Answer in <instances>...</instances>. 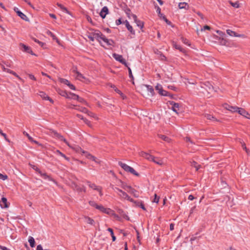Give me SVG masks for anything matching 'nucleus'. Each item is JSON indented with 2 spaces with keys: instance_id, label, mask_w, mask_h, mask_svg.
I'll return each instance as SVG.
<instances>
[{
  "instance_id": "obj_1",
  "label": "nucleus",
  "mask_w": 250,
  "mask_h": 250,
  "mask_svg": "<svg viewBox=\"0 0 250 250\" xmlns=\"http://www.w3.org/2000/svg\"><path fill=\"white\" fill-rule=\"evenodd\" d=\"M64 142L71 149H73L75 151L77 152L82 153L87 158L92 160L95 161L96 163H99V162L97 160V159L94 156H92L89 153L86 151L83 150L80 146L76 145H72L70 144L66 140H64Z\"/></svg>"
},
{
  "instance_id": "obj_2",
  "label": "nucleus",
  "mask_w": 250,
  "mask_h": 250,
  "mask_svg": "<svg viewBox=\"0 0 250 250\" xmlns=\"http://www.w3.org/2000/svg\"><path fill=\"white\" fill-rule=\"evenodd\" d=\"M114 190L121 198L126 199L128 201H129L130 202L132 203H136V202H135V201L133 199L131 198L129 196L126 192L123 191L122 190L119 189L118 188H114Z\"/></svg>"
},
{
  "instance_id": "obj_3",
  "label": "nucleus",
  "mask_w": 250,
  "mask_h": 250,
  "mask_svg": "<svg viewBox=\"0 0 250 250\" xmlns=\"http://www.w3.org/2000/svg\"><path fill=\"white\" fill-rule=\"evenodd\" d=\"M121 187L127 192L132 194L135 197H138L139 194L137 191L134 188H133L131 186L126 185L125 183H122L121 185Z\"/></svg>"
},
{
  "instance_id": "obj_4",
  "label": "nucleus",
  "mask_w": 250,
  "mask_h": 250,
  "mask_svg": "<svg viewBox=\"0 0 250 250\" xmlns=\"http://www.w3.org/2000/svg\"><path fill=\"white\" fill-rule=\"evenodd\" d=\"M119 165L123 168L125 171L129 172L134 175L138 176L139 174L131 167L127 165L126 164L122 162H119Z\"/></svg>"
},
{
  "instance_id": "obj_5",
  "label": "nucleus",
  "mask_w": 250,
  "mask_h": 250,
  "mask_svg": "<svg viewBox=\"0 0 250 250\" xmlns=\"http://www.w3.org/2000/svg\"><path fill=\"white\" fill-rule=\"evenodd\" d=\"M100 38H99L98 42L102 44V45H104L103 44V43L102 42V41L103 42V43H105V44L107 45H112L114 43V42L112 40H108L107 39L104 35H103L100 32L99 34Z\"/></svg>"
},
{
  "instance_id": "obj_6",
  "label": "nucleus",
  "mask_w": 250,
  "mask_h": 250,
  "mask_svg": "<svg viewBox=\"0 0 250 250\" xmlns=\"http://www.w3.org/2000/svg\"><path fill=\"white\" fill-rule=\"evenodd\" d=\"M201 88L202 89H204L208 92V93L211 92L214 90L213 87L208 82L202 83L201 85Z\"/></svg>"
},
{
  "instance_id": "obj_7",
  "label": "nucleus",
  "mask_w": 250,
  "mask_h": 250,
  "mask_svg": "<svg viewBox=\"0 0 250 250\" xmlns=\"http://www.w3.org/2000/svg\"><path fill=\"white\" fill-rule=\"evenodd\" d=\"M47 134L63 142L64 140H66L61 134H60L56 131L52 129H49V131L47 133Z\"/></svg>"
},
{
  "instance_id": "obj_8",
  "label": "nucleus",
  "mask_w": 250,
  "mask_h": 250,
  "mask_svg": "<svg viewBox=\"0 0 250 250\" xmlns=\"http://www.w3.org/2000/svg\"><path fill=\"white\" fill-rule=\"evenodd\" d=\"M112 56L116 61L119 62L121 63L127 67V64L125 62V60L123 58L122 55L114 53L113 54Z\"/></svg>"
},
{
  "instance_id": "obj_9",
  "label": "nucleus",
  "mask_w": 250,
  "mask_h": 250,
  "mask_svg": "<svg viewBox=\"0 0 250 250\" xmlns=\"http://www.w3.org/2000/svg\"><path fill=\"white\" fill-rule=\"evenodd\" d=\"M96 209L107 214H110L112 212V210L110 208H105L102 205H98Z\"/></svg>"
},
{
  "instance_id": "obj_10",
  "label": "nucleus",
  "mask_w": 250,
  "mask_h": 250,
  "mask_svg": "<svg viewBox=\"0 0 250 250\" xmlns=\"http://www.w3.org/2000/svg\"><path fill=\"white\" fill-rule=\"evenodd\" d=\"M224 107L227 110H228L232 112H237L239 108V107L237 106H233L229 105L228 104H225L223 105Z\"/></svg>"
},
{
  "instance_id": "obj_11",
  "label": "nucleus",
  "mask_w": 250,
  "mask_h": 250,
  "mask_svg": "<svg viewBox=\"0 0 250 250\" xmlns=\"http://www.w3.org/2000/svg\"><path fill=\"white\" fill-rule=\"evenodd\" d=\"M99 34L100 32L99 31L97 32H94L93 34L88 35V38L91 41H94L95 40L98 41L99 38H100Z\"/></svg>"
},
{
  "instance_id": "obj_12",
  "label": "nucleus",
  "mask_w": 250,
  "mask_h": 250,
  "mask_svg": "<svg viewBox=\"0 0 250 250\" xmlns=\"http://www.w3.org/2000/svg\"><path fill=\"white\" fill-rule=\"evenodd\" d=\"M170 104L172 105L171 109L177 114H178L179 111L180 105L173 101L170 102Z\"/></svg>"
},
{
  "instance_id": "obj_13",
  "label": "nucleus",
  "mask_w": 250,
  "mask_h": 250,
  "mask_svg": "<svg viewBox=\"0 0 250 250\" xmlns=\"http://www.w3.org/2000/svg\"><path fill=\"white\" fill-rule=\"evenodd\" d=\"M237 113L244 117L250 119V114L244 109L239 108Z\"/></svg>"
},
{
  "instance_id": "obj_14",
  "label": "nucleus",
  "mask_w": 250,
  "mask_h": 250,
  "mask_svg": "<svg viewBox=\"0 0 250 250\" xmlns=\"http://www.w3.org/2000/svg\"><path fill=\"white\" fill-rule=\"evenodd\" d=\"M39 95L42 98L43 100H48L51 103H53V101L43 91H40L39 93Z\"/></svg>"
},
{
  "instance_id": "obj_15",
  "label": "nucleus",
  "mask_w": 250,
  "mask_h": 250,
  "mask_svg": "<svg viewBox=\"0 0 250 250\" xmlns=\"http://www.w3.org/2000/svg\"><path fill=\"white\" fill-rule=\"evenodd\" d=\"M83 220L84 222L86 223V224H89L92 226H94L95 225L94 220L88 216H84Z\"/></svg>"
},
{
  "instance_id": "obj_16",
  "label": "nucleus",
  "mask_w": 250,
  "mask_h": 250,
  "mask_svg": "<svg viewBox=\"0 0 250 250\" xmlns=\"http://www.w3.org/2000/svg\"><path fill=\"white\" fill-rule=\"evenodd\" d=\"M74 72H75L76 74V78L80 81H83V80H86V79L85 77H84L82 74H81L79 72L77 71L75 69L73 70Z\"/></svg>"
},
{
  "instance_id": "obj_17",
  "label": "nucleus",
  "mask_w": 250,
  "mask_h": 250,
  "mask_svg": "<svg viewBox=\"0 0 250 250\" xmlns=\"http://www.w3.org/2000/svg\"><path fill=\"white\" fill-rule=\"evenodd\" d=\"M131 16L134 21L136 22L137 25L140 28H142L144 26L143 23L142 21H138L137 20V16L135 15L132 14Z\"/></svg>"
},
{
  "instance_id": "obj_18",
  "label": "nucleus",
  "mask_w": 250,
  "mask_h": 250,
  "mask_svg": "<svg viewBox=\"0 0 250 250\" xmlns=\"http://www.w3.org/2000/svg\"><path fill=\"white\" fill-rule=\"evenodd\" d=\"M108 13V9L106 6H104L101 10L100 15L104 19L106 15Z\"/></svg>"
},
{
  "instance_id": "obj_19",
  "label": "nucleus",
  "mask_w": 250,
  "mask_h": 250,
  "mask_svg": "<svg viewBox=\"0 0 250 250\" xmlns=\"http://www.w3.org/2000/svg\"><path fill=\"white\" fill-rule=\"evenodd\" d=\"M140 155L142 157H143L145 158L146 159H147L148 160L151 161H152L153 158H154V156H153L146 152H141L140 153Z\"/></svg>"
},
{
  "instance_id": "obj_20",
  "label": "nucleus",
  "mask_w": 250,
  "mask_h": 250,
  "mask_svg": "<svg viewBox=\"0 0 250 250\" xmlns=\"http://www.w3.org/2000/svg\"><path fill=\"white\" fill-rule=\"evenodd\" d=\"M152 161L160 166L164 165L165 163L163 159H161L160 158H155L154 157Z\"/></svg>"
},
{
  "instance_id": "obj_21",
  "label": "nucleus",
  "mask_w": 250,
  "mask_h": 250,
  "mask_svg": "<svg viewBox=\"0 0 250 250\" xmlns=\"http://www.w3.org/2000/svg\"><path fill=\"white\" fill-rule=\"evenodd\" d=\"M33 168L35 169L37 171H38L41 175V176H42L43 178L44 179H48L49 180H51V178L49 177V176H48V175H46V173H42L40 170L39 168H38L37 167H36L35 166H34V167H33Z\"/></svg>"
},
{
  "instance_id": "obj_22",
  "label": "nucleus",
  "mask_w": 250,
  "mask_h": 250,
  "mask_svg": "<svg viewBox=\"0 0 250 250\" xmlns=\"http://www.w3.org/2000/svg\"><path fill=\"white\" fill-rule=\"evenodd\" d=\"M178 7L180 9H188L189 8V5L185 2L179 3Z\"/></svg>"
},
{
  "instance_id": "obj_23",
  "label": "nucleus",
  "mask_w": 250,
  "mask_h": 250,
  "mask_svg": "<svg viewBox=\"0 0 250 250\" xmlns=\"http://www.w3.org/2000/svg\"><path fill=\"white\" fill-rule=\"evenodd\" d=\"M145 86L146 88V90L149 92L148 95L150 96H153L154 95V89L152 87L149 85H145Z\"/></svg>"
},
{
  "instance_id": "obj_24",
  "label": "nucleus",
  "mask_w": 250,
  "mask_h": 250,
  "mask_svg": "<svg viewBox=\"0 0 250 250\" xmlns=\"http://www.w3.org/2000/svg\"><path fill=\"white\" fill-rule=\"evenodd\" d=\"M23 134H24V135H25V136L28 138V139L29 140V141H30V142H33V143H35V144H37V145H41V144H39V142H38L37 141H36L34 140L33 139V138H32V137H31L29 135V134L28 133H27V132H26L25 131H24V132H23Z\"/></svg>"
},
{
  "instance_id": "obj_25",
  "label": "nucleus",
  "mask_w": 250,
  "mask_h": 250,
  "mask_svg": "<svg viewBox=\"0 0 250 250\" xmlns=\"http://www.w3.org/2000/svg\"><path fill=\"white\" fill-rule=\"evenodd\" d=\"M0 205L1 208H7V199L5 197H2L0 201Z\"/></svg>"
},
{
  "instance_id": "obj_26",
  "label": "nucleus",
  "mask_w": 250,
  "mask_h": 250,
  "mask_svg": "<svg viewBox=\"0 0 250 250\" xmlns=\"http://www.w3.org/2000/svg\"><path fill=\"white\" fill-rule=\"evenodd\" d=\"M17 15L21 19H22L23 20L25 21H28L29 20V19L27 17V16L24 14H23V13H22L21 11L20 12H18V14Z\"/></svg>"
},
{
  "instance_id": "obj_27",
  "label": "nucleus",
  "mask_w": 250,
  "mask_h": 250,
  "mask_svg": "<svg viewBox=\"0 0 250 250\" xmlns=\"http://www.w3.org/2000/svg\"><path fill=\"white\" fill-rule=\"evenodd\" d=\"M70 95H72L73 97H74L75 100H76L81 103H85V101H84V100L83 99L80 97L78 95H77L74 93H71Z\"/></svg>"
},
{
  "instance_id": "obj_28",
  "label": "nucleus",
  "mask_w": 250,
  "mask_h": 250,
  "mask_svg": "<svg viewBox=\"0 0 250 250\" xmlns=\"http://www.w3.org/2000/svg\"><path fill=\"white\" fill-rule=\"evenodd\" d=\"M117 211L124 218L126 219L127 220H128L129 219L128 216L127 215L125 214V212L122 209H120V208L118 209Z\"/></svg>"
},
{
  "instance_id": "obj_29",
  "label": "nucleus",
  "mask_w": 250,
  "mask_h": 250,
  "mask_svg": "<svg viewBox=\"0 0 250 250\" xmlns=\"http://www.w3.org/2000/svg\"><path fill=\"white\" fill-rule=\"evenodd\" d=\"M46 34L48 35H49L54 40H55L59 44H60V42H59V41L58 40V39L56 38V37L54 35V34H53L51 31H49V30H47L46 31Z\"/></svg>"
},
{
  "instance_id": "obj_30",
  "label": "nucleus",
  "mask_w": 250,
  "mask_h": 250,
  "mask_svg": "<svg viewBox=\"0 0 250 250\" xmlns=\"http://www.w3.org/2000/svg\"><path fill=\"white\" fill-rule=\"evenodd\" d=\"M125 23L127 29L132 33H134L132 27L130 25L129 22L127 21H125Z\"/></svg>"
},
{
  "instance_id": "obj_31",
  "label": "nucleus",
  "mask_w": 250,
  "mask_h": 250,
  "mask_svg": "<svg viewBox=\"0 0 250 250\" xmlns=\"http://www.w3.org/2000/svg\"><path fill=\"white\" fill-rule=\"evenodd\" d=\"M205 117L208 120H212L214 121H217L216 119L212 115L209 114H205Z\"/></svg>"
},
{
  "instance_id": "obj_32",
  "label": "nucleus",
  "mask_w": 250,
  "mask_h": 250,
  "mask_svg": "<svg viewBox=\"0 0 250 250\" xmlns=\"http://www.w3.org/2000/svg\"><path fill=\"white\" fill-rule=\"evenodd\" d=\"M227 33L230 36L236 37L237 34L235 32L232 31L230 29H227L226 30Z\"/></svg>"
},
{
  "instance_id": "obj_33",
  "label": "nucleus",
  "mask_w": 250,
  "mask_h": 250,
  "mask_svg": "<svg viewBox=\"0 0 250 250\" xmlns=\"http://www.w3.org/2000/svg\"><path fill=\"white\" fill-rule=\"evenodd\" d=\"M28 242L32 248L35 247V240L33 237L30 236L28 239Z\"/></svg>"
},
{
  "instance_id": "obj_34",
  "label": "nucleus",
  "mask_w": 250,
  "mask_h": 250,
  "mask_svg": "<svg viewBox=\"0 0 250 250\" xmlns=\"http://www.w3.org/2000/svg\"><path fill=\"white\" fill-rule=\"evenodd\" d=\"M159 137L160 138L162 139V140H163L164 141H165L166 142H170V139L168 137H167L165 135H159Z\"/></svg>"
},
{
  "instance_id": "obj_35",
  "label": "nucleus",
  "mask_w": 250,
  "mask_h": 250,
  "mask_svg": "<svg viewBox=\"0 0 250 250\" xmlns=\"http://www.w3.org/2000/svg\"><path fill=\"white\" fill-rule=\"evenodd\" d=\"M7 72L13 74V75L15 76L17 78H18L22 82L23 81L22 79L19 75H18L15 72L11 70H7Z\"/></svg>"
},
{
  "instance_id": "obj_36",
  "label": "nucleus",
  "mask_w": 250,
  "mask_h": 250,
  "mask_svg": "<svg viewBox=\"0 0 250 250\" xmlns=\"http://www.w3.org/2000/svg\"><path fill=\"white\" fill-rule=\"evenodd\" d=\"M87 183L89 187L91 188H93L95 190H97L99 188V187H97L94 184H91L89 182H87Z\"/></svg>"
},
{
  "instance_id": "obj_37",
  "label": "nucleus",
  "mask_w": 250,
  "mask_h": 250,
  "mask_svg": "<svg viewBox=\"0 0 250 250\" xmlns=\"http://www.w3.org/2000/svg\"><path fill=\"white\" fill-rule=\"evenodd\" d=\"M113 88H114V90L117 92L118 93V94H119L123 98V99H125V96H124V95L121 92V91L120 90H119L117 88H116L115 86H113Z\"/></svg>"
},
{
  "instance_id": "obj_38",
  "label": "nucleus",
  "mask_w": 250,
  "mask_h": 250,
  "mask_svg": "<svg viewBox=\"0 0 250 250\" xmlns=\"http://www.w3.org/2000/svg\"><path fill=\"white\" fill-rule=\"evenodd\" d=\"M107 230L110 232V234H111V236L112 237V241H115L116 240V237L114 236V233H113V231L112 230V229L111 228H108L107 229Z\"/></svg>"
},
{
  "instance_id": "obj_39",
  "label": "nucleus",
  "mask_w": 250,
  "mask_h": 250,
  "mask_svg": "<svg viewBox=\"0 0 250 250\" xmlns=\"http://www.w3.org/2000/svg\"><path fill=\"white\" fill-rule=\"evenodd\" d=\"M58 6L60 7V8L64 12L66 13L69 14V11L67 10V9L64 7L63 5H62L61 4H57Z\"/></svg>"
},
{
  "instance_id": "obj_40",
  "label": "nucleus",
  "mask_w": 250,
  "mask_h": 250,
  "mask_svg": "<svg viewBox=\"0 0 250 250\" xmlns=\"http://www.w3.org/2000/svg\"><path fill=\"white\" fill-rule=\"evenodd\" d=\"M71 93H69V94H67V93L64 92L63 94H62V95L63 96L66 97L67 98L72 99H74L75 100L74 97H73L72 95H70Z\"/></svg>"
},
{
  "instance_id": "obj_41",
  "label": "nucleus",
  "mask_w": 250,
  "mask_h": 250,
  "mask_svg": "<svg viewBox=\"0 0 250 250\" xmlns=\"http://www.w3.org/2000/svg\"><path fill=\"white\" fill-rule=\"evenodd\" d=\"M191 166L194 167H195V169H196V170H198L199 169V167H200V166L198 165L197 163L194 162V161H193L191 163Z\"/></svg>"
},
{
  "instance_id": "obj_42",
  "label": "nucleus",
  "mask_w": 250,
  "mask_h": 250,
  "mask_svg": "<svg viewBox=\"0 0 250 250\" xmlns=\"http://www.w3.org/2000/svg\"><path fill=\"white\" fill-rule=\"evenodd\" d=\"M76 189L80 192H82V191L85 192V191H86L85 188L84 187H80L79 186H76Z\"/></svg>"
},
{
  "instance_id": "obj_43",
  "label": "nucleus",
  "mask_w": 250,
  "mask_h": 250,
  "mask_svg": "<svg viewBox=\"0 0 250 250\" xmlns=\"http://www.w3.org/2000/svg\"><path fill=\"white\" fill-rule=\"evenodd\" d=\"M229 2L233 7L237 8L239 7V4L238 2H233L231 1H229Z\"/></svg>"
},
{
  "instance_id": "obj_44",
  "label": "nucleus",
  "mask_w": 250,
  "mask_h": 250,
  "mask_svg": "<svg viewBox=\"0 0 250 250\" xmlns=\"http://www.w3.org/2000/svg\"><path fill=\"white\" fill-rule=\"evenodd\" d=\"M32 39L34 42H37L42 47H43V46L45 45L44 43L39 41V40H37L34 38H33Z\"/></svg>"
},
{
  "instance_id": "obj_45",
  "label": "nucleus",
  "mask_w": 250,
  "mask_h": 250,
  "mask_svg": "<svg viewBox=\"0 0 250 250\" xmlns=\"http://www.w3.org/2000/svg\"><path fill=\"white\" fill-rule=\"evenodd\" d=\"M173 46L176 49L179 50L181 52H183V49L179 45H178L176 43H174V42H173Z\"/></svg>"
},
{
  "instance_id": "obj_46",
  "label": "nucleus",
  "mask_w": 250,
  "mask_h": 250,
  "mask_svg": "<svg viewBox=\"0 0 250 250\" xmlns=\"http://www.w3.org/2000/svg\"><path fill=\"white\" fill-rule=\"evenodd\" d=\"M156 12L158 13L159 16L163 18V16H164L161 13V9L159 6H157L156 7Z\"/></svg>"
},
{
  "instance_id": "obj_47",
  "label": "nucleus",
  "mask_w": 250,
  "mask_h": 250,
  "mask_svg": "<svg viewBox=\"0 0 250 250\" xmlns=\"http://www.w3.org/2000/svg\"><path fill=\"white\" fill-rule=\"evenodd\" d=\"M89 205L92 206V207H93L94 208H97L98 205L94 201H90L89 202Z\"/></svg>"
},
{
  "instance_id": "obj_48",
  "label": "nucleus",
  "mask_w": 250,
  "mask_h": 250,
  "mask_svg": "<svg viewBox=\"0 0 250 250\" xmlns=\"http://www.w3.org/2000/svg\"><path fill=\"white\" fill-rule=\"evenodd\" d=\"M136 203H134L136 206L140 207L143 210H146V208L143 204L140 203L139 202L135 201Z\"/></svg>"
},
{
  "instance_id": "obj_49",
  "label": "nucleus",
  "mask_w": 250,
  "mask_h": 250,
  "mask_svg": "<svg viewBox=\"0 0 250 250\" xmlns=\"http://www.w3.org/2000/svg\"><path fill=\"white\" fill-rule=\"evenodd\" d=\"M60 82L66 85H67L68 83H69V82L67 80L63 78L60 79Z\"/></svg>"
},
{
  "instance_id": "obj_50",
  "label": "nucleus",
  "mask_w": 250,
  "mask_h": 250,
  "mask_svg": "<svg viewBox=\"0 0 250 250\" xmlns=\"http://www.w3.org/2000/svg\"><path fill=\"white\" fill-rule=\"evenodd\" d=\"M162 96H168V93L166 90L162 89L160 91V93H159Z\"/></svg>"
},
{
  "instance_id": "obj_51",
  "label": "nucleus",
  "mask_w": 250,
  "mask_h": 250,
  "mask_svg": "<svg viewBox=\"0 0 250 250\" xmlns=\"http://www.w3.org/2000/svg\"><path fill=\"white\" fill-rule=\"evenodd\" d=\"M159 198H158L156 195V194H155L154 195V198L152 200V202L158 203L159 202Z\"/></svg>"
},
{
  "instance_id": "obj_52",
  "label": "nucleus",
  "mask_w": 250,
  "mask_h": 250,
  "mask_svg": "<svg viewBox=\"0 0 250 250\" xmlns=\"http://www.w3.org/2000/svg\"><path fill=\"white\" fill-rule=\"evenodd\" d=\"M82 120L83 121V122L89 126H91V124L90 121L87 120V119L84 118L83 117H82Z\"/></svg>"
},
{
  "instance_id": "obj_53",
  "label": "nucleus",
  "mask_w": 250,
  "mask_h": 250,
  "mask_svg": "<svg viewBox=\"0 0 250 250\" xmlns=\"http://www.w3.org/2000/svg\"><path fill=\"white\" fill-rule=\"evenodd\" d=\"M22 46L23 47L24 51H26V52H28V53L30 52V48L28 46H26V45H25L24 44H22Z\"/></svg>"
},
{
  "instance_id": "obj_54",
  "label": "nucleus",
  "mask_w": 250,
  "mask_h": 250,
  "mask_svg": "<svg viewBox=\"0 0 250 250\" xmlns=\"http://www.w3.org/2000/svg\"><path fill=\"white\" fill-rule=\"evenodd\" d=\"M155 89L156 90H157L158 91L159 93H160V91H161V90L163 89L161 85H160V84H157L155 86Z\"/></svg>"
},
{
  "instance_id": "obj_55",
  "label": "nucleus",
  "mask_w": 250,
  "mask_h": 250,
  "mask_svg": "<svg viewBox=\"0 0 250 250\" xmlns=\"http://www.w3.org/2000/svg\"><path fill=\"white\" fill-rule=\"evenodd\" d=\"M8 178V177L6 175H3L1 173H0V179L5 180Z\"/></svg>"
},
{
  "instance_id": "obj_56",
  "label": "nucleus",
  "mask_w": 250,
  "mask_h": 250,
  "mask_svg": "<svg viewBox=\"0 0 250 250\" xmlns=\"http://www.w3.org/2000/svg\"><path fill=\"white\" fill-rule=\"evenodd\" d=\"M77 110H80L83 112H86L87 109L84 107H79L78 108H76Z\"/></svg>"
},
{
  "instance_id": "obj_57",
  "label": "nucleus",
  "mask_w": 250,
  "mask_h": 250,
  "mask_svg": "<svg viewBox=\"0 0 250 250\" xmlns=\"http://www.w3.org/2000/svg\"><path fill=\"white\" fill-rule=\"evenodd\" d=\"M210 27L209 26H208V25H205V26H204L203 27V28H202V29H201V31H205V30H210Z\"/></svg>"
},
{
  "instance_id": "obj_58",
  "label": "nucleus",
  "mask_w": 250,
  "mask_h": 250,
  "mask_svg": "<svg viewBox=\"0 0 250 250\" xmlns=\"http://www.w3.org/2000/svg\"><path fill=\"white\" fill-rule=\"evenodd\" d=\"M182 41L183 42L186 44H187L188 45H189V43H188V41L186 39H184L183 38H182Z\"/></svg>"
},
{
  "instance_id": "obj_59",
  "label": "nucleus",
  "mask_w": 250,
  "mask_h": 250,
  "mask_svg": "<svg viewBox=\"0 0 250 250\" xmlns=\"http://www.w3.org/2000/svg\"><path fill=\"white\" fill-rule=\"evenodd\" d=\"M110 215L113 216L115 218H116L118 220H120V218L119 217V216L118 215L114 213L113 211H112V212Z\"/></svg>"
},
{
  "instance_id": "obj_60",
  "label": "nucleus",
  "mask_w": 250,
  "mask_h": 250,
  "mask_svg": "<svg viewBox=\"0 0 250 250\" xmlns=\"http://www.w3.org/2000/svg\"><path fill=\"white\" fill-rule=\"evenodd\" d=\"M216 33H218L220 36L222 37L225 35V33L220 30H217Z\"/></svg>"
},
{
  "instance_id": "obj_61",
  "label": "nucleus",
  "mask_w": 250,
  "mask_h": 250,
  "mask_svg": "<svg viewBox=\"0 0 250 250\" xmlns=\"http://www.w3.org/2000/svg\"><path fill=\"white\" fill-rule=\"evenodd\" d=\"M162 19L166 21V22L167 24L170 25L171 24L170 21H169L168 20H167V19L165 17V16H163V18Z\"/></svg>"
},
{
  "instance_id": "obj_62",
  "label": "nucleus",
  "mask_w": 250,
  "mask_h": 250,
  "mask_svg": "<svg viewBox=\"0 0 250 250\" xmlns=\"http://www.w3.org/2000/svg\"><path fill=\"white\" fill-rule=\"evenodd\" d=\"M130 10L129 9H127L126 11V14L128 15V17L129 19H131L132 18V16H131V15H130Z\"/></svg>"
},
{
  "instance_id": "obj_63",
  "label": "nucleus",
  "mask_w": 250,
  "mask_h": 250,
  "mask_svg": "<svg viewBox=\"0 0 250 250\" xmlns=\"http://www.w3.org/2000/svg\"><path fill=\"white\" fill-rule=\"evenodd\" d=\"M128 69L129 71V76L130 78H133V75L132 74L131 70L130 67H128Z\"/></svg>"
},
{
  "instance_id": "obj_64",
  "label": "nucleus",
  "mask_w": 250,
  "mask_h": 250,
  "mask_svg": "<svg viewBox=\"0 0 250 250\" xmlns=\"http://www.w3.org/2000/svg\"><path fill=\"white\" fill-rule=\"evenodd\" d=\"M36 250H43L42 247L41 245H39L37 247Z\"/></svg>"
}]
</instances>
